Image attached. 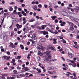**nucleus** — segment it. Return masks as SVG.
<instances>
[{
	"mask_svg": "<svg viewBox=\"0 0 79 79\" xmlns=\"http://www.w3.org/2000/svg\"><path fill=\"white\" fill-rule=\"evenodd\" d=\"M36 28L37 29H39V30H40V29H41V28L39 26H37L36 27Z\"/></svg>",
	"mask_w": 79,
	"mask_h": 79,
	"instance_id": "32",
	"label": "nucleus"
},
{
	"mask_svg": "<svg viewBox=\"0 0 79 79\" xmlns=\"http://www.w3.org/2000/svg\"><path fill=\"white\" fill-rule=\"evenodd\" d=\"M36 15H37V13H36L35 12H34L33 13V15L34 16H35Z\"/></svg>",
	"mask_w": 79,
	"mask_h": 79,
	"instance_id": "56",
	"label": "nucleus"
},
{
	"mask_svg": "<svg viewBox=\"0 0 79 79\" xmlns=\"http://www.w3.org/2000/svg\"><path fill=\"white\" fill-rule=\"evenodd\" d=\"M75 31H76V33H79V31L78 30H75Z\"/></svg>",
	"mask_w": 79,
	"mask_h": 79,
	"instance_id": "50",
	"label": "nucleus"
},
{
	"mask_svg": "<svg viewBox=\"0 0 79 79\" xmlns=\"http://www.w3.org/2000/svg\"><path fill=\"white\" fill-rule=\"evenodd\" d=\"M72 66H73V67L74 68H75V67H76V64H73L72 65Z\"/></svg>",
	"mask_w": 79,
	"mask_h": 79,
	"instance_id": "33",
	"label": "nucleus"
},
{
	"mask_svg": "<svg viewBox=\"0 0 79 79\" xmlns=\"http://www.w3.org/2000/svg\"><path fill=\"white\" fill-rule=\"evenodd\" d=\"M12 61L13 62H15V61H16V60H15V59H12Z\"/></svg>",
	"mask_w": 79,
	"mask_h": 79,
	"instance_id": "62",
	"label": "nucleus"
},
{
	"mask_svg": "<svg viewBox=\"0 0 79 79\" xmlns=\"http://www.w3.org/2000/svg\"><path fill=\"white\" fill-rule=\"evenodd\" d=\"M36 70L37 71H38L39 73H41V69L37 68Z\"/></svg>",
	"mask_w": 79,
	"mask_h": 79,
	"instance_id": "17",
	"label": "nucleus"
},
{
	"mask_svg": "<svg viewBox=\"0 0 79 79\" xmlns=\"http://www.w3.org/2000/svg\"><path fill=\"white\" fill-rule=\"evenodd\" d=\"M17 69H21V68L20 67H19V66H18L17 67Z\"/></svg>",
	"mask_w": 79,
	"mask_h": 79,
	"instance_id": "54",
	"label": "nucleus"
},
{
	"mask_svg": "<svg viewBox=\"0 0 79 79\" xmlns=\"http://www.w3.org/2000/svg\"><path fill=\"white\" fill-rule=\"evenodd\" d=\"M69 29L71 31H73V30H74V28L73 27V26H72L70 27Z\"/></svg>",
	"mask_w": 79,
	"mask_h": 79,
	"instance_id": "14",
	"label": "nucleus"
},
{
	"mask_svg": "<svg viewBox=\"0 0 79 79\" xmlns=\"http://www.w3.org/2000/svg\"><path fill=\"white\" fill-rule=\"evenodd\" d=\"M67 22L68 23L70 26H73L74 24H73V23H72V22H69L68 21H67Z\"/></svg>",
	"mask_w": 79,
	"mask_h": 79,
	"instance_id": "10",
	"label": "nucleus"
},
{
	"mask_svg": "<svg viewBox=\"0 0 79 79\" xmlns=\"http://www.w3.org/2000/svg\"><path fill=\"white\" fill-rule=\"evenodd\" d=\"M10 45L9 47H11V48H15V46H14V45H13V44L12 43V42H10Z\"/></svg>",
	"mask_w": 79,
	"mask_h": 79,
	"instance_id": "6",
	"label": "nucleus"
},
{
	"mask_svg": "<svg viewBox=\"0 0 79 79\" xmlns=\"http://www.w3.org/2000/svg\"><path fill=\"white\" fill-rule=\"evenodd\" d=\"M61 42H62L64 44H66V41L64 39L62 40H61Z\"/></svg>",
	"mask_w": 79,
	"mask_h": 79,
	"instance_id": "25",
	"label": "nucleus"
},
{
	"mask_svg": "<svg viewBox=\"0 0 79 79\" xmlns=\"http://www.w3.org/2000/svg\"><path fill=\"white\" fill-rule=\"evenodd\" d=\"M10 56H9V57H7L6 58V60H10Z\"/></svg>",
	"mask_w": 79,
	"mask_h": 79,
	"instance_id": "39",
	"label": "nucleus"
},
{
	"mask_svg": "<svg viewBox=\"0 0 79 79\" xmlns=\"http://www.w3.org/2000/svg\"><path fill=\"white\" fill-rule=\"evenodd\" d=\"M58 7V6H54L55 8H57Z\"/></svg>",
	"mask_w": 79,
	"mask_h": 79,
	"instance_id": "63",
	"label": "nucleus"
},
{
	"mask_svg": "<svg viewBox=\"0 0 79 79\" xmlns=\"http://www.w3.org/2000/svg\"><path fill=\"white\" fill-rule=\"evenodd\" d=\"M76 38L77 39H79V35H77V36H76Z\"/></svg>",
	"mask_w": 79,
	"mask_h": 79,
	"instance_id": "64",
	"label": "nucleus"
},
{
	"mask_svg": "<svg viewBox=\"0 0 79 79\" xmlns=\"http://www.w3.org/2000/svg\"><path fill=\"white\" fill-rule=\"evenodd\" d=\"M23 69H25V72L27 71H29V69L27 68V67H23Z\"/></svg>",
	"mask_w": 79,
	"mask_h": 79,
	"instance_id": "13",
	"label": "nucleus"
},
{
	"mask_svg": "<svg viewBox=\"0 0 79 79\" xmlns=\"http://www.w3.org/2000/svg\"><path fill=\"white\" fill-rule=\"evenodd\" d=\"M11 18L12 19H14L15 18V16L13 15H11Z\"/></svg>",
	"mask_w": 79,
	"mask_h": 79,
	"instance_id": "38",
	"label": "nucleus"
},
{
	"mask_svg": "<svg viewBox=\"0 0 79 79\" xmlns=\"http://www.w3.org/2000/svg\"><path fill=\"white\" fill-rule=\"evenodd\" d=\"M42 33L44 35H48V32L47 31H42Z\"/></svg>",
	"mask_w": 79,
	"mask_h": 79,
	"instance_id": "8",
	"label": "nucleus"
},
{
	"mask_svg": "<svg viewBox=\"0 0 79 79\" xmlns=\"http://www.w3.org/2000/svg\"><path fill=\"white\" fill-rule=\"evenodd\" d=\"M10 5H15V2H12L11 3H10Z\"/></svg>",
	"mask_w": 79,
	"mask_h": 79,
	"instance_id": "47",
	"label": "nucleus"
},
{
	"mask_svg": "<svg viewBox=\"0 0 79 79\" xmlns=\"http://www.w3.org/2000/svg\"><path fill=\"white\" fill-rule=\"evenodd\" d=\"M34 21H35V19H31L29 21V22H34Z\"/></svg>",
	"mask_w": 79,
	"mask_h": 79,
	"instance_id": "29",
	"label": "nucleus"
},
{
	"mask_svg": "<svg viewBox=\"0 0 79 79\" xmlns=\"http://www.w3.org/2000/svg\"><path fill=\"white\" fill-rule=\"evenodd\" d=\"M76 9L77 10H79V7H78L77 6H76Z\"/></svg>",
	"mask_w": 79,
	"mask_h": 79,
	"instance_id": "35",
	"label": "nucleus"
},
{
	"mask_svg": "<svg viewBox=\"0 0 79 79\" xmlns=\"http://www.w3.org/2000/svg\"><path fill=\"white\" fill-rule=\"evenodd\" d=\"M20 47H21L20 48H21V49H22V50H23V49H24V47L23 46V45L20 44Z\"/></svg>",
	"mask_w": 79,
	"mask_h": 79,
	"instance_id": "24",
	"label": "nucleus"
},
{
	"mask_svg": "<svg viewBox=\"0 0 79 79\" xmlns=\"http://www.w3.org/2000/svg\"><path fill=\"white\" fill-rule=\"evenodd\" d=\"M32 46H34L35 45V41H32Z\"/></svg>",
	"mask_w": 79,
	"mask_h": 79,
	"instance_id": "28",
	"label": "nucleus"
},
{
	"mask_svg": "<svg viewBox=\"0 0 79 79\" xmlns=\"http://www.w3.org/2000/svg\"><path fill=\"white\" fill-rule=\"evenodd\" d=\"M41 29H45V27H47V25H44L41 26Z\"/></svg>",
	"mask_w": 79,
	"mask_h": 79,
	"instance_id": "16",
	"label": "nucleus"
},
{
	"mask_svg": "<svg viewBox=\"0 0 79 79\" xmlns=\"http://www.w3.org/2000/svg\"><path fill=\"white\" fill-rule=\"evenodd\" d=\"M9 10L10 11H12L13 10V8H12V7H10Z\"/></svg>",
	"mask_w": 79,
	"mask_h": 79,
	"instance_id": "22",
	"label": "nucleus"
},
{
	"mask_svg": "<svg viewBox=\"0 0 79 79\" xmlns=\"http://www.w3.org/2000/svg\"><path fill=\"white\" fill-rule=\"evenodd\" d=\"M40 68H41L42 69H45V67L44 65H42V66H40Z\"/></svg>",
	"mask_w": 79,
	"mask_h": 79,
	"instance_id": "37",
	"label": "nucleus"
},
{
	"mask_svg": "<svg viewBox=\"0 0 79 79\" xmlns=\"http://www.w3.org/2000/svg\"><path fill=\"white\" fill-rule=\"evenodd\" d=\"M17 59L18 60H19V59H20L21 58V56H17Z\"/></svg>",
	"mask_w": 79,
	"mask_h": 79,
	"instance_id": "30",
	"label": "nucleus"
},
{
	"mask_svg": "<svg viewBox=\"0 0 79 79\" xmlns=\"http://www.w3.org/2000/svg\"><path fill=\"white\" fill-rule=\"evenodd\" d=\"M14 8L15 10H17L18 9V7L17 6H15L14 7Z\"/></svg>",
	"mask_w": 79,
	"mask_h": 79,
	"instance_id": "58",
	"label": "nucleus"
},
{
	"mask_svg": "<svg viewBox=\"0 0 79 79\" xmlns=\"http://www.w3.org/2000/svg\"><path fill=\"white\" fill-rule=\"evenodd\" d=\"M18 61L19 63H23V61L20 60H18Z\"/></svg>",
	"mask_w": 79,
	"mask_h": 79,
	"instance_id": "34",
	"label": "nucleus"
},
{
	"mask_svg": "<svg viewBox=\"0 0 79 79\" xmlns=\"http://www.w3.org/2000/svg\"><path fill=\"white\" fill-rule=\"evenodd\" d=\"M58 22V20L57 19H56L55 20V22L56 23H57Z\"/></svg>",
	"mask_w": 79,
	"mask_h": 79,
	"instance_id": "42",
	"label": "nucleus"
},
{
	"mask_svg": "<svg viewBox=\"0 0 79 79\" xmlns=\"http://www.w3.org/2000/svg\"><path fill=\"white\" fill-rule=\"evenodd\" d=\"M44 47L42 46V44L41 43H39L37 44V47H36L37 49L38 50H40L42 48H43Z\"/></svg>",
	"mask_w": 79,
	"mask_h": 79,
	"instance_id": "3",
	"label": "nucleus"
},
{
	"mask_svg": "<svg viewBox=\"0 0 79 79\" xmlns=\"http://www.w3.org/2000/svg\"><path fill=\"white\" fill-rule=\"evenodd\" d=\"M37 10L38 11H40L41 9H40V8H38V9H37V10Z\"/></svg>",
	"mask_w": 79,
	"mask_h": 79,
	"instance_id": "51",
	"label": "nucleus"
},
{
	"mask_svg": "<svg viewBox=\"0 0 79 79\" xmlns=\"http://www.w3.org/2000/svg\"><path fill=\"white\" fill-rule=\"evenodd\" d=\"M64 25L66 24V23L64 22H63L62 23Z\"/></svg>",
	"mask_w": 79,
	"mask_h": 79,
	"instance_id": "59",
	"label": "nucleus"
},
{
	"mask_svg": "<svg viewBox=\"0 0 79 79\" xmlns=\"http://www.w3.org/2000/svg\"><path fill=\"white\" fill-rule=\"evenodd\" d=\"M17 33L18 34H21V31H19L17 32Z\"/></svg>",
	"mask_w": 79,
	"mask_h": 79,
	"instance_id": "48",
	"label": "nucleus"
},
{
	"mask_svg": "<svg viewBox=\"0 0 79 79\" xmlns=\"http://www.w3.org/2000/svg\"><path fill=\"white\" fill-rule=\"evenodd\" d=\"M32 14H33V13H32V12H30L29 13V15H32Z\"/></svg>",
	"mask_w": 79,
	"mask_h": 79,
	"instance_id": "61",
	"label": "nucleus"
},
{
	"mask_svg": "<svg viewBox=\"0 0 79 79\" xmlns=\"http://www.w3.org/2000/svg\"><path fill=\"white\" fill-rule=\"evenodd\" d=\"M51 18H52V20H54L55 19H56L57 17L56 16H53L51 17Z\"/></svg>",
	"mask_w": 79,
	"mask_h": 79,
	"instance_id": "15",
	"label": "nucleus"
},
{
	"mask_svg": "<svg viewBox=\"0 0 79 79\" xmlns=\"http://www.w3.org/2000/svg\"><path fill=\"white\" fill-rule=\"evenodd\" d=\"M57 60H56V59H52L50 61H57Z\"/></svg>",
	"mask_w": 79,
	"mask_h": 79,
	"instance_id": "52",
	"label": "nucleus"
},
{
	"mask_svg": "<svg viewBox=\"0 0 79 79\" xmlns=\"http://www.w3.org/2000/svg\"><path fill=\"white\" fill-rule=\"evenodd\" d=\"M1 52H5V49L4 48H2L1 49Z\"/></svg>",
	"mask_w": 79,
	"mask_h": 79,
	"instance_id": "49",
	"label": "nucleus"
},
{
	"mask_svg": "<svg viewBox=\"0 0 79 79\" xmlns=\"http://www.w3.org/2000/svg\"><path fill=\"white\" fill-rule=\"evenodd\" d=\"M45 40H46L44 38H42L41 39V42H45Z\"/></svg>",
	"mask_w": 79,
	"mask_h": 79,
	"instance_id": "20",
	"label": "nucleus"
},
{
	"mask_svg": "<svg viewBox=\"0 0 79 79\" xmlns=\"http://www.w3.org/2000/svg\"><path fill=\"white\" fill-rule=\"evenodd\" d=\"M1 20L2 21L1 25H0V28L2 27V25L3 24V22H4V17H1Z\"/></svg>",
	"mask_w": 79,
	"mask_h": 79,
	"instance_id": "5",
	"label": "nucleus"
},
{
	"mask_svg": "<svg viewBox=\"0 0 79 79\" xmlns=\"http://www.w3.org/2000/svg\"><path fill=\"white\" fill-rule=\"evenodd\" d=\"M54 69V67H52L48 68V70H50V69Z\"/></svg>",
	"mask_w": 79,
	"mask_h": 79,
	"instance_id": "26",
	"label": "nucleus"
},
{
	"mask_svg": "<svg viewBox=\"0 0 79 79\" xmlns=\"http://www.w3.org/2000/svg\"><path fill=\"white\" fill-rule=\"evenodd\" d=\"M13 13L14 14H16L17 12H16V10H14L13 11Z\"/></svg>",
	"mask_w": 79,
	"mask_h": 79,
	"instance_id": "44",
	"label": "nucleus"
},
{
	"mask_svg": "<svg viewBox=\"0 0 79 79\" xmlns=\"http://www.w3.org/2000/svg\"><path fill=\"white\" fill-rule=\"evenodd\" d=\"M73 47L75 48H79V46L77 45H76L75 46L73 45Z\"/></svg>",
	"mask_w": 79,
	"mask_h": 79,
	"instance_id": "23",
	"label": "nucleus"
},
{
	"mask_svg": "<svg viewBox=\"0 0 79 79\" xmlns=\"http://www.w3.org/2000/svg\"><path fill=\"white\" fill-rule=\"evenodd\" d=\"M2 58L3 60H6V58H7V56H3Z\"/></svg>",
	"mask_w": 79,
	"mask_h": 79,
	"instance_id": "27",
	"label": "nucleus"
},
{
	"mask_svg": "<svg viewBox=\"0 0 79 79\" xmlns=\"http://www.w3.org/2000/svg\"><path fill=\"white\" fill-rule=\"evenodd\" d=\"M58 37H59L60 39H63V37L61 36H58Z\"/></svg>",
	"mask_w": 79,
	"mask_h": 79,
	"instance_id": "43",
	"label": "nucleus"
},
{
	"mask_svg": "<svg viewBox=\"0 0 79 79\" xmlns=\"http://www.w3.org/2000/svg\"><path fill=\"white\" fill-rule=\"evenodd\" d=\"M32 8H33L34 11H36V10H37V6H36V5H33Z\"/></svg>",
	"mask_w": 79,
	"mask_h": 79,
	"instance_id": "7",
	"label": "nucleus"
},
{
	"mask_svg": "<svg viewBox=\"0 0 79 79\" xmlns=\"http://www.w3.org/2000/svg\"><path fill=\"white\" fill-rule=\"evenodd\" d=\"M46 24L48 26H50V24L49 23H46Z\"/></svg>",
	"mask_w": 79,
	"mask_h": 79,
	"instance_id": "41",
	"label": "nucleus"
},
{
	"mask_svg": "<svg viewBox=\"0 0 79 79\" xmlns=\"http://www.w3.org/2000/svg\"><path fill=\"white\" fill-rule=\"evenodd\" d=\"M69 13L70 15H68V14L66 12L64 11L62 15H63V16H68V17H69V18H70V19H71L72 20H74V18L72 17V16H71V15L73 14L74 15H76V14H73V13H70L69 12Z\"/></svg>",
	"mask_w": 79,
	"mask_h": 79,
	"instance_id": "2",
	"label": "nucleus"
},
{
	"mask_svg": "<svg viewBox=\"0 0 79 79\" xmlns=\"http://www.w3.org/2000/svg\"><path fill=\"white\" fill-rule=\"evenodd\" d=\"M73 75H74V77H75L76 76V73H73Z\"/></svg>",
	"mask_w": 79,
	"mask_h": 79,
	"instance_id": "60",
	"label": "nucleus"
},
{
	"mask_svg": "<svg viewBox=\"0 0 79 79\" xmlns=\"http://www.w3.org/2000/svg\"><path fill=\"white\" fill-rule=\"evenodd\" d=\"M51 50H53L54 52H55L56 51V49L55 48V47L52 46V47H51Z\"/></svg>",
	"mask_w": 79,
	"mask_h": 79,
	"instance_id": "12",
	"label": "nucleus"
},
{
	"mask_svg": "<svg viewBox=\"0 0 79 79\" xmlns=\"http://www.w3.org/2000/svg\"><path fill=\"white\" fill-rule=\"evenodd\" d=\"M21 6H22V7H24V6H25V4H22L21 5Z\"/></svg>",
	"mask_w": 79,
	"mask_h": 79,
	"instance_id": "55",
	"label": "nucleus"
},
{
	"mask_svg": "<svg viewBox=\"0 0 79 79\" xmlns=\"http://www.w3.org/2000/svg\"><path fill=\"white\" fill-rule=\"evenodd\" d=\"M68 54H69L68 55L69 56L70 58H72V57L73 56V54L71 53V52H69Z\"/></svg>",
	"mask_w": 79,
	"mask_h": 79,
	"instance_id": "9",
	"label": "nucleus"
},
{
	"mask_svg": "<svg viewBox=\"0 0 79 79\" xmlns=\"http://www.w3.org/2000/svg\"><path fill=\"white\" fill-rule=\"evenodd\" d=\"M57 3H58L59 5H60V4L61 3V1H59Z\"/></svg>",
	"mask_w": 79,
	"mask_h": 79,
	"instance_id": "57",
	"label": "nucleus"
},
{
	"mask_svg": "<svg viewBox=\"0 0 79 79\" xmlns=\"http://www.w3.org/2000/svg\"><path fill=\"white\" fill-rule=\"evenodd\" d=\"M51 74H56V72H51Z\"/></svg>",
	"mask_w": 79,
	"mask_h": 79,
	"instance_id": "36",
	"label": "nucleus"
},
{
	"mask_svg": "<svg viewBox=\"0 0 79 79\" xmlns=\"http://www.w3.org/2000/svg\"><path fill=\"white\" fill-rule=\"evenodd\" d=\"M6 54L7 55H10V52H6Z\"/></svg>",
	"mask_w": 79,
	"mask_h": 79,
	"instance_id": "46",
	"label": "nucleus"
},
{
	"mask_svg": "<svg viewBox=\"0 0 79 79\" xmlns=\"http://www.w3.org/2000/svg\"><path fill=\"white\" fill-rule=\"evenodd\" d=\"M44 7L45 8H48V6L47 5H44Z\"/></svg>",
	"mask_w": 79,
	"mask_h": 79,
	"instance_id": "45",
	"label": "nucleus"
},
{
	"mask_svg": "<svg viewBox=\"0 0 79 79\" xmlns=\"http://www.w3.org/2000/svg\"><path fill=\"white\" fill-rule=\"evenodd\" d=\"M13 72L14 73H15V74H16L17 73V71L16 70H14L13 71Z\"/></svg>",
	"mask_w": 79,
	"mask_h": 79,
	"instance_id": "53",
	"label": "nucleus"
},
{
	"mask_svg": "<svg viewBox=\"0 0 79 79\" xmlns=\"http://www.w3.org/2000/svg\"><path fill=\"white\" fill-rule=\"evenodd\" d=\"M31 39H33V40H36V39H37V36H36V35L35 34H33L32 37H31Z\"/></svg>",
	"mask_w": 79,
	"mask_h": 79,
	"instance_id": "4",
	"label": "nucleus"
},
{
	"mask_svg": "<svg viewBox=\"0 0 79 79\" xmlns=\"http://www.w3.org/2000/svg\"><path fill=\"white\" fill-rule=\"evenodd\" d=\"M13 34H14V32H13V31H12L11 32V35H10V37H13Z\"/></svg>",
	"mask_w": 79,
	"mask_h": 79,
	"instance_id": "31",
	"label": "nucleus"
},
{
	"mask_svg": "<svg viewBox=\"0 0 79 79\" xmlns=\"http://www.w3.org/2000/svg\"><path fill=\"white\" fill-rule=\"evenodd\" d=\"M48 31H49V32H51L52 34H54V32H53V31H52V30L49 29V28H48Z\"/></svg>",
	"mask_w": 79,
	"mask_h": 79,
	"instance_id": "18",
	"label": "nucleus"
},
{
	"mask_svg": "<svg viewBox=\"0 0 79 79\" xmlns=\"http://www.w3.org/2000/svg\"><path fill=\"white\" fill-rule=\"evenodd\" d=\"M67 62H71L72 63H74V60H71L69 59H67Z\"/></svg>",
	"mask_w": 79,
	"mask_h": 79,
	"instance_id": "11",
	"label": "nucleus"
},
{
	"mask_svg": "<svg viewBox=\"0 0 79 79\" xmlns=\"http://www.w3.org/2000/svg\"><path fill=\"white\" fill-rule=\"evenodd\" d=\"M38 7L39 8H42V5L41 4H39L38 5Z\"/></svg>",
	"mask_w": 79,
	"mask_h": 79,
	"instance_id": "40",
	"label": "nucleus"
},
{
	"mask_svg": "<svg viewBox=\"0 0 79 79\" xmlns=\"http://www.w3.org/2000/svg\"><path fill=\"white\" fill-rule=\"evenodd\" d=\"M3 39L4 40H5L6 39V34H4L3 35Z\"/></svg>",
	"mask_w": 79,
	"mask_h": 79,
	"instance_id": "19",
	"label": "nucleus"
},
{
	"mask_svg": "<svg viewBox=\"0 0 79 79\" xmlns=\"http://www.w3.org/2000/svg\"><path fill=\"white\" fill-rule=\"evenodd\" d=\"M52 46L51 45H50L47 48L48 50H49L50 49H51V48H52Z\"/></svg>",
	"mask_w": 79,
	"mask_h": 79,
	"instance_id": "21",
	"label": "nucleus"
},
{
	"mask_svg": "<svg viewBox=\"0 0 79 79\" xmlns=\"http://www.w3.org/2000/svg\"><path fill=\"white\" fill-rule=\"evenodd\" d=\"M50 51H47L46 52H45L44 53V54H46V55L48 56V57H47L44 59V61H50L51 59V56H50Z\"/></svg>",
	"mask_w": 79,
	"mask_h": 79,
	"instance_id": "1",
	"label": "nucleus"
}]
</instances>
